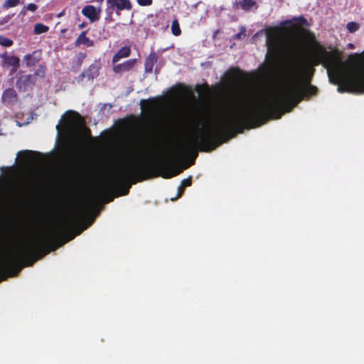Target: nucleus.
I'll return each instance as SVG.
<instances>
[{
    "mask_svg": "<svg viewBox=\"0 0 364 364\" xmlns=\"http://www.w3.org/2000/svg\"><path fill=\"white\" fill-rule=\"evenodd\" d=\"M49 30V27L43 23H38L35 24L33 33L35 34H41L48 32Z\"/></svg>",
    "mask_w": 364,
    "mask_h": 364,
    "instance_id": "4be33fe9",
    "label": "nucleus"
},
{
    "mask_svg": "<svg viewBox=\"0 0 364 364\" xmlns=\"http://www.w3.org/2000/svg\"><path fill=\"white\" fill-rule=\"evenodd\" d=\"M26 8L28 11L33 12L38 9V6L36 4L31 3L27 5Z\"/></svg>",
    "mask_w": 364,
    "mask_h": 364,
    "instance_id": "7c9ffc66",
    "label": "nucleus"
},
{
    "mask_svg": "<svg viewBox=\"0 0 364 364\" xmlns=\"http://www.w3.org/2000/svg\"><path fill=\"white\" fill-rule=\"evenodd\" d=\"M158 55L155 52H151L145 60V71L151 73L153 71L154 65L157 63Z\"/></svg>",
    "mask_w": 364,
    "mask_h": 364,
    "instance_id": "dca6fc26",
    "label": "nucleus"
},
{
    "mask_svg": "<svg viewBox=\"0 0 364 364\" xmlns=\"http://www.w3.org/2000/svg\"><path fill=\"white\" fill-rule=\"evenodd\" d=\"M242 36V33H239L235 35L234 39H240Z\"/></svg>",
    "mask_w": 364,
    "mask_h": 364,
    "instance_id": "f704fd0d",
    "label": "nucleus"
},
{
    "mask_svg": "<svg viewBox=\"0 0 364 364\" xmlns=\"http://www.w3.org/2000/svg\"><path fill=\"white\" fill-rule=\"evenodd\" d=\"M100 66L97 63L91 64L89 68L84 70L80 75L81 78L87 77L93 80L99 75Z\"/></svg>",
    "mask_w": 364,
    "mask_h": 364,
    "instance_id": "2eb2a0df",
    "label": "nucleus"
},
{
    "mask_svg": "<svg viewBox=\"0 0 364 364\" xmlns=\"http://www.w3.org/2000/svg\"><path fill=\"white\" fill-rule=\"evenodd\" d=\"M136 1L141 6H151L153 3V0H136Z\"/></svg>",
    "mask_w": 364,
    "mask_h": 364,
    "instance_id": "cd10ccee",
    "label": "nucleus"
},
{
    "mask_svg": "<svg viewBox=\"0 0 364 364\" xmlns=\"http://www.w3.org/2000/svg\"><path fill=\"white\" fill-rule=\"evenodd\" d=\"M112 199H113V198H111L109 200H108L107 201V203L112 201Z\"/></svg>",
    "mask_w": 364,
    "mask_h": 364,
    "instance_id": "e433bc0d",
    "label": "nucleus"
},
{
    "mask_svg": "<svg viewBox=\"0 0 364 364\" xmlns=\"http://www.w3.org/2000/svg\"><path fill=\"white\" fill-rule=\"evenodd\" d=\"M256 5L255 0H242L240 3V6L244 11H250L253 6Z\"/></svg>",
    "mask_w": 364,
    "mask_h": 364,
    "instance_id": "412c9836",
    "label": "nucleus"
},
{
    "mask_svg": "<svg viewBox=\"0 0 364 364\" xmlns=\"http://www.w3.org/2000/svg\"><path fill=\"white\" fill-rule=\"evenodd\" d=\"M10 19H11V16L9 15L4 16L0 21V25H4V23H8Z\"/></svg>",
    "mask_w": 364,
    "mask_h": 364,
    "instance_id": "473e14b6",
    "label": "nucleus"
},
{
    "mask_svg": "<svg viewBox=\"0 0 364 364\" xmlns=\"http://www.w3.org/2000/svg\"><path fill=\"white\" fill-rule=\"evenodd\" d=\"M107 7L106 11L112 14L114 8L119 11L131 10L132 9V4L129 0H107Z\"/></svg>",
    "mask_w": 364,
    "mask_h": 364,
    "instance_id": "0eeeda50",
    "label": "nucleus"
},
{
    "mask_svg": "<svg viewBox=\"0 0 364 364\" xmlns=\"http://www.w3.org/2000/svg\"><path fill=\"white\" fill-rule=\"evenodd\" d=\"M86 57H87V55L85 53H82V52L78 53L75 57L77 65L79 67L81 66L83 60H85V58Z\"/></svg>",
    "mask_w": 364,
    "mask_h": 364,
    "instance_id": "393cba45",
    "label": "nucleus"
},
{
    "mask_svg": "<svg viewBox=\"0 0 364 364\" xmlns=\"http://www.w3.org/2000/svg\"><path fill=\"white\" fill-rule=\"evenodd\" d=\"M191 184H192V178L191 176L182 180L181 183V185L185 188L191 186Z\"/></svg>",
    "mask_w": 364,
    "mask_h": 364,
    "instance_id": "c85d7f7f",
    "label": "nucleus"
},
{
    "mask_svg": "<svg viewBox=\"0 0 364 364\" xmlns=\"http://www.w3.org/2000/svg\"><path fill=\"white\" fill-rule=\"evenodd\" d=\"M1 99L5 105H11L18 101V96L14 89L8 88L3 92Z\"/></svg>",
    "mask_w": 364,
    "mask_h": 364,
    "instance_id": "ddd939ff",
    "label": "nucleus"
},
{
    "mask_svg": "<svg viewBox=\"0 0 364 364\" xmlns=\"http://www.w3.org/2000/svg\"><path fill=\"white\" fill-rule=\"evenodd\" d=\"M203 87V85H196V90L198 91V92H200L202 90ZM204 87L205 88H208V85H204Z\"/></svg>",
    "mask_w": 364,
    "mask_h": 364,
    "instance_id": "72a5a7b5",
    "label": "nucleus"
},
{
    "mask_svg": "<svg viewBox=\"0 0 364 364\" xmlns=\"http://www.w3.org/2000/svg\"><path fill=\"white\" fill-rule=\"evenodd\" d=\"M171 32L173 35L176 36H178L181 33V30L180 28L179 23L177 19H174L171 23Z\"/></svg>",
    "mask_w": 364,
    "mask_h": 364,
    "instance_id": "5701e85b",
    "label": "nucleus"
},
{
    "mask_svg": "<svg viewBox=\"0 0 364 364\" xmlns=\"http://www.w3.org/2000/svg\"><path fill=\"white\" fill-rule=\"evenodd\" d=\"M183 170V168L171 165L167 160H160L155 164L129 160L114 171L110 177L109 185L119 196H127L132 184L158 176L171 178L181 173Z\"/></svg>",
    "mask_w": 364,
    "mask_h": 364,
    "instance_id": "f03ea898",
    "label": "nucleus"
},
{
    "mask_svg": "<svg viewBox=\"0 0 364 364\" xmlns=\"http://www.w3.org/2000/svg\"><path fill=\"white\" fill-rule=\"evenodd\" d=\"M305 33L313 38L314 43L307 60L293 68L294 75L309 83L315 73L314 67L321 65L327 70L329 81L338 85V92L364 93V51L350 55L343 62L338 50L328 51L315 40L313 33L309 31H305ZM317 92L316 87L308 84L302 92H297L289 99L284 95L274 94L258 100L247 101L246 95L240 94L235 97L232 108L223 113L215 123L208 127H206L203 115L194 114L190 124L197 132L183 146L185 154H193L189 166L195 162L197 149L211 151L235 136L236 133H242L245 129L258 127L269 119H280L285 112L291 111L304 96L314 95Z\"/></svg>",
    "mask_w": 364,
    "mask_h": 364,
    "instance_id": "f257e3e1",
    "label": "nucleus"
},
{
    "mask_svg": "<svg viewBox=\"0 0 364 364\" xmlns=\"http://www.w3.org/2000/svg\"><path fill=\"white\" fill-rule=\"evenodd\" d=\"M136 63V59H129L122 63L114 65L112 67V70L116 74H122L132 70Z\"/></svg>",
    "mask_w": 364,
    "mask_h": 364,
    "instance_id": "9d476101",
    "label": "nucleus"
},
{
    "mask_svg": "<svg viewBox=\"0 0 364 364\" xmlns=\"http://www.w3.org/2000/svg\"><path fill=\"white\" fill-rule=\"evenodd\" d=\"M81 13L92 23L100 19L101 9L100 8L96 9L92 5H87L82 9Z\"/></svg>",
    "mask_w": 364,
    "mask_h": 364,
    "instance_id": "1a4fd4ad",
    "label": "nucleus"
},
{
    "mask_svg": "<svg viewBox=\"0 0 364 364\" xmlns=\"http://www.w3.org/2000/svg\"><path fill=\"white\" fill-rule=\"evenodd\" d=\"M38 154L39 153L37 151L26 150L20 151L18 155L21 156L24 161L28 162L32 159L33 156H37Z\"/></svg>",
    "mask_w": 364,
    "mask_h": 364,
    "instance_id": "6ab92c4d",
    "label": "nucleus"
},
{
    "mask_svg": "<svg viewBox=\"0 0 364 364\" xmlns=\"http://www.w3.org/2000/svg\"><path fill=\"white\" fill-rule=\"evenodd\" d=\"M358 28H359V26L355 22L352 21V22H349L347 24V29L350 33H353V32L356 31Z\"/></svg>",
    "mask_w": 364,
    "mask_h": 364,
    "instance_id": "bb28decb",
    "label": "nucleus"
},
{
    "mask_svg": "<svg viewBox=\"0 0 364 364\" xmlns=\"http://www.w3.org/2000/svg\"><path fill=\"white\" fill-rule=\"evenodd\" d=\"M52 239L43 235L38 240L28 242L4 256L0 260V274L9 273L11 277H15L23 267L33 265L46 255L44 253L49 249Z\"/></svg>",
    "mask_w": 364,
    "mask_h": 364,
    "instance_id": "7ed1b4c3",
    "label": "nucleus"
},
{
    "mask_svg": "<svg viewBox=\"0 0 364 364\" xmlns=\"http://www.w3.org/2000/svg\"><path fill=\"white\" fill-rule=\"evenodd\" d=\"M84 26H85V23H82L79 25V28H84Z\"/></svg>",
    "mask_w": 364,
    "mask_h": 364,
    "instance_id": "c9c22d12",
    "label": "nucleus"
},
{
    "mask_svg": "<svg viewBox=\"0 0 364 364\" xmlns=\"http://www.w3.org/2000/svg\"><path fill=\"white\" fill-rule=\"evenodd\" d=\"M267 46L268 53L267 58L268 59V66L273 70L277 63L282 52V45L277 36H272L269 34L267 38Z\"/></svg>",
    "mask_w": 364,
    "mask_h": 364,
    "instance_id": "423d86ee",
    "label": "nucleus"
},
{
    "mask_svg": "<svg viewBox=\"0 0 364 364\" xmlns=\"http://www.w3.org/2000/svg\"><path fill=\"white\" fill-rule=\"evenodd\" d=\"M41 50H36L32 53L26 55L23 58V61L25 63L26 67L32 68L41 60Z\"/></svg>",
    "mask_w": 364,
    "mask_h": 364,
    "instance_id": "9b49d317",
    "label": "nucleus"
},
{
    "mask_svg": "<svg viewBox=\"0 0 364 364\" xmlns=\"http://www.w3.org/2000/svg\"><path fill=\"white\" fill-rule=\"evenodd\" d=\"M87 31H82L78 36L77 39L75 41V46L78 47L80 45L86 46L87 47H92L94 46V42L92 40L90 39L86 36Z\"/></svg>",
    "mask_w": 364,
    "mask_h": 364,
    "instance_id": "f3484780",
    "label": "nucleus"
},
{
    "mask_svg": "<svg viewBox=\"0 0 364 364\" xmlns=\"http://www.w3.org/2000/svg\"><path fill=\"white\" fill-rule=\"evenodd\" d=\"M184 191H185V187L182 186L181 185L180 186H178V194H177L176 199L181 197L184 193Z\"/></svg>",
    "mask_w": 364,
    "mask_h": 364,
    "instance_id": "2f4dec72",
    "label": "nucleus"
},
{
    "mask_svg": "<svg viewBox=\"0 0 364 364\" xmlns=\"http://www.w3.org/2000/svg\"><path fill=\"white\" fill-rule=\"evenodd\" d=\"M46 66L45 65L40 64V65H38V68L35 71L33 75H34V77L38 76L41 78H43L46 76Z\"/></svg>",
    "mask_w": 364,
    "mask_h": 364,
    "instance_id": "b1692460",
    "label": "nucleus"
},
{
    "mask_svg": "<svg viewBox=\"0 0 364 364\" xmlns=\"http://www.w3.org/2000/svg\"><path fill=\"white\" fill-rule=\"evenodd\" d=\"M85 210V207L80 208L79 213L75 217L66 218L60 228L47 232L44 234L45 237H51L53 238L49 246V249L44 253V255H47L50 252L59 248L65 243L74 239L77 235H80L83 230L86 229V227H84L83 229L78 230L76 233H73L70 231L71 227L76 223Z\"/></svg>",
    "mask_w": 364,
    "mask_h": 364,
    "instance_id": "39448f33",
    "label": "nucleus"
},
{
    "mask_svg": "<svg viewBox=\"0 0 364 364\" xmlns=\"http://www.w3.org/2000/svg\"><path fill=\"white\" fill-rule=\"evenodd\" d=\"M131 53V49L128 46L121 48L113 56L112 63L118 62L121 58L129 57Z\"/></svg>",
    "mask_w": 364,
    "mask_h": 364,
    "instance_id": "a211bd4d",
    "label": "nucleus"
},
{
    "mask_svg": "<svg viewBox=\"0 0 364 364\" xmlns=\"http://www.w3.org/2000/svg\"><path fill=\"white\" fill-rule=\"evenodd\" d=\"M14 42L11 39L6 37H0V45L4 47H10L13 45Z\"/></svg>",
    "mask_w": 364,
    "mask_h": 364,
    "instance_id": "a878e982",
    "label": "nucleus"
},
{
    "mask_svg": "<svg viewBox=\"0 0 364 364\" xmlns=\"http://www.w3.org/2000/svg\"><path fill=\"white\" fill-rule=\"evenodd\" d=\"M35 84L33 75H22L16 80V86L19 91H26L29 87Z\"/></svg>",
    "mask_w": 364,
    "mask_h": 364,
    "instance_id": "6e6552de",
    "label": "nucleus"
},
{
    "mask_svg": "<svg viewBox=\"0 0 364 364\" xmlns=\"http://www.w3.org/2000/svg\"><path fill=\"white\" fill-rule=\"evenodd\" d=\"M296 21H297V23L300 26H307L308 21L307 20L302 16L298 17Z\"/></svg>",
    "mask_w": 364,
    "mask_h": 364,
    "instance_id": "c756f323",
    "label": "nucleus"
},
{
    "mask_svg": "<svg viewBox=\"0 0 364 364\" xmlns=\"http://www.w3.org/2000/svg\"><path fill=\"white\" fill-rule=\"evenodd\" d=\"M85 210V207L80 208L79 213L75 217L66 218L60 228L47 232L44 234L45 237H51L53 238L49 246V249L44 253V255H47L50 252L59 248L65 243L74 239L77 235H80L83 230L86 229V227H84L83 229L78 230L76 233H73L70 231L71 227L76 223Z\"/></svg>",
    "mask_w": 364,
    "mask_h": 364,
    "instance_id": "20e7f679",
    "label": "nucleus"
},
{
    "mask_svg": "<svg viewBox=\"0 0 364 364\" xmlns=\"http://www.w3.org/2000/svg\"><path fill=\"white\" fill-rule=\"evenodd\" d=\"M23 1L24 0H5L2 4V8L4 9H9L18 6L21 3H23Z\"/></svg>",
    "mask_w": 364,
    "mask_h": 364,
    "instance_id": "aec40b11",
    "label": "nucleus"
},
{
    "mask_svg": "<svg viewBox=\"0 0 364 364\" xmlns=\"http://www.w3.org/2000/svg\"><path fill=\"white\" fill-rule=\"evenodd\" d=\"M3 59L4 65L12 66V72H16V68L19 66L20 59L15 55H9L7 53H4L0 55Z\"/></svg>",
    "mask_w": 364,
    "mask_h": 364,
    "instance_id": "4468645a",
    "label": "nucleus"
},
{
    "mask_svg": "<svg viewBox=\"0 0 364 364\" xmlns=\"http://www.w3.org/2000/svg\"><path fill=\"white\" fill-rule=\"evenodd\" d=\"M65 115L67 116V118L65 119L64 124L68 127H70L74 126L75 124L82 122V117L75 111L68 110L66 112Z\"/></svg>",
    "mask_w": 364,
    "mask_h": 364,
    "instance_id": "f8f14e48",
    "label": "nucleus"
},
{
    "mask_svg": "<svg viewBox=\"0 0 364 364\" xmlns=\"http://www.w3.org/2000/svg\"><path fill=\"white\" fill-rule=\"evenodd\" d=\"M234 71H238V72H240V70H238V69H235Z\"/></svg>",
    "mask_w": 364,
    "mask_h": 364,
    "instance_id": "4c0bfd02",
    "label": "nucleus"
}]
</instances>
